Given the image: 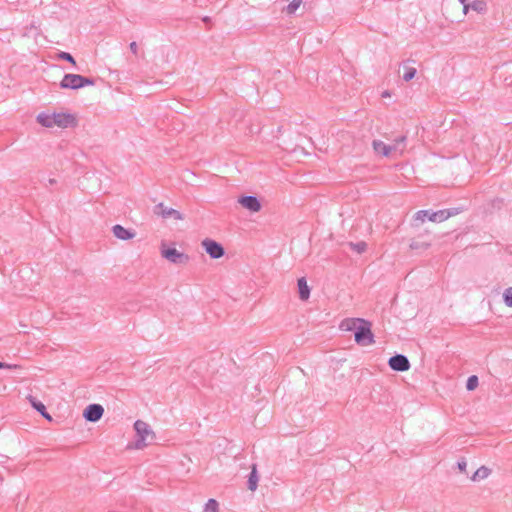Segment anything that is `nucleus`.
Instances as JSON below:
<instances>
[{"mask_svg": "<svg viewBox=\"0 0 512 512\" xmlns=\"http://www.w3.org/2000/svg\"><path fill=\"white\" fill-rule=\"evenodd\" d=\"M258 481H259V477H258V473H257V465L253 464L251 466V472H250V475L248 478V489L250 491H255L258 487Z\"/></svg>", "mask_w": 512, "mask_h": 512, "instance_id": "17", "label": "nucleus"}, {"mask_svg": "<svg viewBox=\"0 0 512 512\" xmlns=\"http://www.w3.org/2000/svg\"><path fill=\"white\" fill-rule=\"evenodd\" d=\"M95 84L94 79L87 78L79 74H65L60 82L62 89H79L84 86H92Z\"/></svg>", "mask_w": 512, "mask_h": 512, "instance_id": "4", "label": "nucleus"}, {"mask_svg": "<svg viewBox=\"0 0 512 512\" xmlns=\"http://www.w3.org/2000/svg\"><path fill=\"white\" fill-rule=\"evenodd\" d=\"M431 245L430 240H421L420 236L418 238L412 239L410 243V248L412 250H420V249H427Z\"/></svg>", "mask_w": 512, "mask_h": 512, "instance_id": "19", "label": "nucleus"}, {"mask_svg": "<svg viewBox=\"0 0 512 512\" xmlns=\"http://www.w3.org/2000/svg\"><path fill=\"white\" fill-rule=\"evenodd\" d=\"M3 368H6V369H19L20 366L17 365V364H7V363H4V362L0 361V369H3Z\"/></svg>", "mask_w": 512, "mask_h": 512, "instance_id": "29", "label": "nucleus"}, {"mask_svg": "<svg viewBox=\"0 0 512 512\" xmlns=\"http://www.w3.org/2000/svg\"><path fill=\"white\" fill-rule=\"evenodd\" d=\"M471 8L475 11L481 12L485 9V3L480 0L473 1L471 4Z\"/></svg>", "mask_w": 512, "mask_h": 512, "instance_id": "26", "label": "nucleus"}, {"mask_svg": "<svg viewBox=\"0 0 512 512\" xmlns=\"http://www.w3.org/2000/svg\"><path fill=\"white\" fill-rule=\"evenodd\" d=\"M37 122L46 128H52L57 126L65 129L69 127H75L77 125V119L73 114L70 113H53L48 114L45 112L37 115Z\"/></svg>", "mask_w": 512, "mask_h": 512, "instance_id": "1", "label": "nucleus"}, {"mask_svg": "<svg viewBox=\"0 0 512 512\" xmlns=\"http://www.w3.org/2000/svg\"><path fill=\"white\" fill-rule=\"evenodd\" d=\"M362 318H347L341 321L339 327L342 331H356Z\"/></svg>", "mask_w": 512, "mask_h": 512, "instance_id": "15", "label": "nucleus"}, {"mask_svg": "<svg viewBox=\"0 0 512 512\" xmlns=\"http://www.w3.org/2000/svg\"><path fill=\"white\" fill-rule=\"evenodd\" d=\"M50 184H53L55 181L53 179L49 180Z\"/></svg>", "mask_w": 512, "mask_h": 512, "instance_id": "35", "label": "nucleus"}, {"mask_svg": "<svg viewBox=\"0 0 512 512\" xmlns=\"http://www.w3.org/2000/svg\"><path fill=\"white\" fill-rule=\"evenodd\" d=\"M157 214L160 215L162 218H174L175 220H183L184 216L183 214L173 208H169L165 206L163 203H159L156 205Z\"/></svg>", "mask_w": 512, "mask_h": 512, "instance_id": "11", "label": "nucleus"}, {"mask_svg": "<svg viewBox=\"0 0 512 512\" xmlns=\"http://www.w3.org/2000/svg\"><path fill=\"white\" fill-rule=\"evenodd\" d=\"M457 467L458 469L461 471V472H465L466 471V467H467V462L465 459H461L457 462Z\"/></svg>", "mask_w": 512, "mask_h": 512, "instance_id": "30", "label": "nucleus"}, {"mask_svg": "<svg viewBox=\"0 0 512 512\" xmlns=\"http://www.w3.org/2000/svg\"><path fill=\"white\" fill-rule=\"evenodd\" d=\"M405 141H406V137L405 136H401V137L395 139L393 145H397V147H398L397 151H400V152L403 151V144H404Z\"/></svg>", "mask_w": 512, "mask_h": 512, "instance_id": "28", "label": "nucleus"}, {"mask_svg": "<svg viewBox=\"0 0 512 512\" xmlns=\"http://www.w3.org/2000/svg\"><path fill=\"white\" fill-rule=\"evenodd\" d=\"M491 473V470L486 466L478 468L471 477L472 481H480L486 479Z\"/></svg>", "mask_w": 512, "mask_h": 512, "instance_id": "18", "label": "nucleus"}, {"mask_svg": "<svg viewBox=\"0 0 512 512\" xmlns=\"http://www.w3.org/2000/svg\"><path fill=\"white\" fill-rule=\"evenodd\" d=\"M382 96L387 97V96H389V93L387 91H385Z\"/></svg>", "mask_w": 512, "mask_h": 512, "instance_id": "34", "label": "nucleus"}, {"mask_svg": "<svg viewBox=\"0 0 512 512\" xmlns=\"http://www.w3.org/2000/svg\"><path fill=\"white\" fill-rule=\"evenodd\" d=\"M203 512H219V504L215 499H209L203 509Z\"/></svg>", "mask_w": 512, "mask_h": 512, "instance_id": "20", "label": "nucleus"}, {"mask_svg": "<svg viewBox=\"0 0 512 512\" xmlns=\"http://www.w3.org/2000/svg\"><path fill=\"white\" fill-rule=\"evenodd\" d=\"M103 414L104 408L100 404H90L85 408L83 417L89 422H97Z\"/></svg>", "mask_w": 512, "mask_h": 512, "instance_id": "9", "label": "nucleus"}, {"mask_svg": "<svg viewBox=\"0 0 512 512\" xmlns=\"http://www.w3.org/2000/svg\"><path fill=\"white\" fill-rule=\"evenodd\" d=\"M479 384L478 377L476 375H472L468 378L466 383V388L468 391L474 390Z\"/></svg>", "mask_w": 512, "mask_h": 512, "instance_id": "24", "label": "nucleus"}, {"mask_svg": "<svg viewBox=\"0 0 512 512\" xmlns=\"http://www.w3.org/2000/svg\"><path fill=\"white\" fill-rule=\"evenodd\" d=\"M27 399L29 400L31 406L36 410L38 411L45 419L51 421L52 420V417L49 413H47L46 411V407L45 405L37 400L35 397H33L32 395H29L27 397Z\"/></svg>", "mask_w": 512, "mask_h": 512, "instance_id": "14", "label": "nucleus"}, {"mask_svg": "<svg viewBox=\"0 0 512 512\" xmlns=\"http://www.w3.org/2000/svg\"><path fill=\"white\" fill-rule=\"evenodd\" d=\"M299 297L301 300H307L310 296V288L307 285V281L304 277L299 278L297 281Z\"/></svg>", "mask_w": 512, "mask_h": 512, "instance_id": "16", "label": "nucleus"}, {"mask_svg": "<svg viewBox=\"0 0 512 512\" xmlns=\"http://www.w3.org/2000/svg\"><path fill=\"white\" fill-rule=\"evenodd\" d=\"M161 256L176 265H186L190 260L187 254L178 251L176 248H165L164 244L161 247Z\"/></svg>", "mask_w": 512, "mask_h": 512, "instance_id": "6", "label": "nucleus"}, {"mask_svg": "<svg viewBox=\"0 0 512 512\" xmlns=\"http://www.w3.org/2000/svg\"><path fill=\"white\" fill-rule=\"evenodd\" d=\"M202 246L204 247L206 253L209 254V256L213 259L221 258L225 253L223 246L211 239L203 240Z\"/></svg>", "mask_w": 512, "mask_h": 512, "instance_id": "7", "label": "nucleus"}, {"mask_svg": "<svg viewBox=\"0 0 512 512\" xmlns=\"http://www.w3.org/2000/svg\"><path fill=\"white\" fill-rule=\"evenodd\" d=\"M59 58L63 59V60H66L72 64H75V60H74V57L68 53V52H61L59 54Z\"/></svg>", "mask_w": 512, "mask_h": 512, "instance_id": "27", "label": "nucleus"}, {"mask_svg": "<svg viewBox=\"0 0 512 512\" xmlns=\"http://www.w3.org/2000/svg\"><path fill=\"white\" fill-rule=\"evenodd\" d=\"M373 150L376 154L382 155V156H389L391 152H396L398 150L397 145H386L381 140H374L372 142Z\"/></svg>", "mask_w": 512, "mask_h": 512, "instance_id": "12", "label": "nucleus"}, {"mask_svg": "<svg viewBox=\"0 0 512 512\" xmlns=\"http://www.w3.org/2000/svg\"><path fill=\"white\" fill-rule=\"evenodd\" d=\"M416 73H417L416 68H414V67H406L405 68V72L403 74V80L406 81V82L412 80L415 77Z\"/></svg>", "mask_w": 512, "mask_h": 512, "instance_id": "23", "label": "nucleus"}, {"mask_svg": "<svg viewBox=\"0 0 512 512\" xmlns=\"http://www.w3.org/2000/svg\"><path fill=\"white\" fill-rule=\"evenodd\" d=\"M470 7H471V5H470V4H468V3H467V4H465V5L463 6V11H464V13H465V14L468 12V9H469Z\"/></svg>", "mask_w": 512, "mask_h": 512, "instance_id": "32", "label": "nucleus"}, {"mask_svg": "<svg viewBox=\"0 0 512 512\" xmlns=\"http://www.w3.org/2000/svg\"><path fill=\"white\" fill-rule=\"evenodd\" d=\"M349 246L352 250L356 251L358 254L365 252L367 249V244L364 241H360L357 243L350 242Z\"/></svg>", "mask_w": 512, "mask_h": 512, "instance_id": "22", "label": "nucleus"}, {"mask_svg": "<svg viewBox=\"0 0 512 512\" xmlns=\"http://www.w3.org/2000/svg\"><path fill=\"white\" fill-rule=\"evenodd\" d=\"M354 340L358 345L367 346L374 344V335L371 331V323L362 319L360 325L357 327Z\"/></svg>", "mask_w": 512, "mask_h": 512, "instance_id": "5", "label": "nucleus"}, {"mask_svg": "<svg viewBox=\"0 0 512 512\" xmlns=\"http://www.w3.org/2000/svg\"><path fill=\"white\" fill-rule=\"evenodd\" d=\"M503 300L508 307H512V287H509L504 291Z\"/></svg>", "mask_w": 512, "mask_h": 512, "instance_id": "25", "label": "nucleus"}, {"mask_svg": "<svg viewBox=\"0 0 512 512\" xmlns=\"http://www.w3.org/2000/svg\"><path fill=\"white\" fill-rule=\"evenodd\" d=\"M302 4V0H292L286 7H285V12L288 14V15H292L296 12V10L300 7V5Z\"/></svg>", "mask_w": 512, "mask_h": 512, "instance_id": "21", "label": "nucleus"}, {"mask_svg": "<svg viewBox=\"0 0 512 512\" xmlns=\"http://www.w3.org/2000/svg\"><path fill=\"white\" fill-rule=\"evenodd\" d=\"M134 429L136 431L135 449H143L152 443L155 438V433L151 427L142 420H137L134 423Z\"/></svg>", "mask_w": 512, "mask_h": 512, "instance_id": "3", "label": "nucleus"}, {"mask_svg": "<svg viewBox=\"0 0 512 512\" xmlns=\"http://www.w3.org/2000/svg\"><path fill=\"white\" fill-rule=\"evenodd\" d=\"M238 203L250 212H259L261 210V203L256 196H241Z\"/></svg>", "mask_w": 512, "mask_h": 512, "instance_id": "10", "label": "nucleus"}, {"mask_svg": "<svg viewBox=\"0 0 512 512\" xmlns=\"http://www.w3.org/2000/svg\"><path fill=\"white\" fill-rule=\"evenodd\" d=\"M389 367L398 372L408 371L410 369V362L405 355L396 354L388 360Z\"/></svg>", "mask_w": 512, "mask_h": 512, "instance_id": "8", "label": "nucleus"}, {"mask_svg": "<svg viewBox=\"0 0 512 512\" xmlns=\"http://www.w3.org/2000/svg\"><path fill=\"white\" fill-rule=\"evenodd\" d=\"M112 233L117 239L123 241L133 239L136 235L133 230L127 229L120 224H116L112 227Z\"/></svg>", "mask_w": 512, "mask_h": 512, "instance_id": "13", "label": "nucleus"}, {"mask_svg": "<svg viewBox=\"0 0 512 512\" xmlns=\"http://www.w3.org/2000/svg\"><path fill=\"white\" fill-rule=\"evenodd\" d=\"M459 210L457 208L452 209H444L439 211H431V210H419L413 216V226L418 227L420 224H423L426 219L431 222H443L447 220L449 217L457 215Z\"/></svg>", "mask_w": 512, "mask_h": 512, "instance_id": "2", "label": "nucleus"}, {"mask_svg": "<svg viewBox=\"0 0 512 512\" xmlns=\"http://www.w3.org/2000/svg\"><path fill=\"white\" fill-rule=\"evenodd\" d=\"M129 48H130V50H131V52H132L133 54H135V55L137 54V52H138V46H137V43H136V42H131V43H130V45H129Z\"/></svg>", "mask_w": 512, "mask_h": 512, "instance_id": "31", "label": "nucleus"}, {"mask_svg": "<svg viewBox=\"0 0 512 512\" xmlns=\"http://www.w3.org/2000/svg\"><path fill=\"white\" fill-rule=\"evenodd\" d=\"M458 1H459L461 4H463V6H464L465 4H467V1H468V0H458Z\"/></svg>", "mask_w": 512, "mask_h": 512, "instance_id": "33", "label": "nucleus"}]
</instances>
